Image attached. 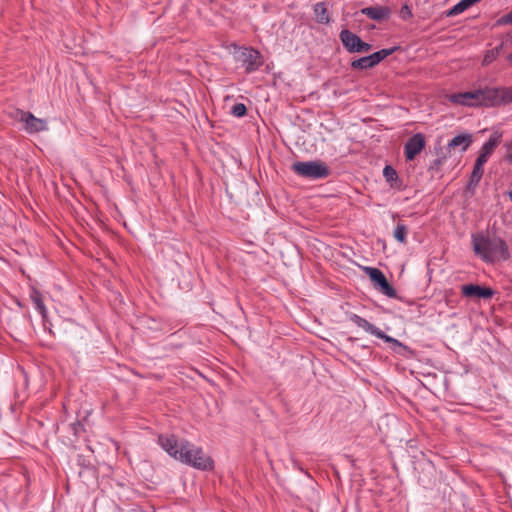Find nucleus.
<instances>
[{
	"label": "nucleus",
	"instance_id": "obj_1",
	"mask_svg": "<svg viewBox=\"0 0 512 512\" xmlns=\"http://www.w3.org/2000/svg\"><path fill=\"white\" fill-rule=\"evenodd\" d=\"M158 444L169 456L186 465L199 470L213 468V460L206 455L202 448L187 440L178 441L174 435H159Z\"/></svg>",
	"mask_w": 512,
	"mask_h": 512
},
{
	"label": "nucleus",
	"instance_id": "obj_2",
	"mask_svg": "<svg viewBox=\"0 0 512 512\" xmlns=\"http://www.w3.org/2000/svg\"><path fill=\"white\" fill-rule=\"evenodd\" d=\"M473 251L485 263L505 262L511 254L505 240L500 237H490L483 233L471 235Z\"/></svg>",
	"mask_w": 512,
	"mask_h": 512
},
{
	"label": "nucleus",
	"instance_id": "obj_3",
	"mask_svg": "<svg viewBox=\"0 0 512 512\" xmlns=\"http://www.w3.org/2000/svg\"><path fill=\"white\" fill-rule=\"evenodd\" d=\"M479 91L481 106L498 107L512 103V87H485Z\"/></svg>",
	"mask_w": 512,
	"mask_h": 512
},
{
	"label": "nucleus",
	"instance_id": "obj_4",
	"mask_svg": "<svg viewBox=\"0 0 512 512\" xmlns=\"http://www.w3.org/2000/svg\"><path fill=\"white\" fill-rule=\"evenodd\" d=\"M9 117L14 121L23 124V129L28 134H35L48 130V124L45 119L37 118L29 111L14 110L9 113Z\"/></svg>",
	"mask_w": 512,
	"mask_h": 512
},
{
	"label": "nucleus",
	"instance_id": "obj_5",
	"mask_svg": "<svg viewBox=\"0 0 512 512\" xmlns=\"http://www.w3.org/2000/svg\"><path fill=\"white\" fill-rule=\"evenodd\" d=\"M292 170L307 179H324L329 175V168L321 161H298L292 164Z\"/></svg>",
	"mask_w": 512,
	"mask_h": 512
},
{
	"label": "nucleus",
	"instance_id": "obj_6",
	"mask_svg": "<svg viewBox=\"0 0 512 512\" xmlns=\"http://www.w3.org/2000/svg\"><path fill=\"white\" fill-rule=\"evenodd\" d=\"M347 317L351 322H353L359 328L363 329L365 332H367L379 339H382L386 343H391L392 345L398 346V347H404V345L399 340L385 334L380 328L371 324L369 321L362 318L361 316H359L355 313H349L347 315Z\"/></svg>",
	"mask_w": 512,
	"mask_h": 512
},
{
	"label": "nucleus",
	"instance_id": "obj_7",
	"mask_svg": "<svg viewBox=\"0 0 512 512\" xmlns=\"http://www.w3.org/2000/svg\"><path fill=\"white\" fill-rule=\"evenodd\" d=\"M340 41L349 53H367L372 45L361 40V38L348 29L341 30Z\"/></svg>",
	"mask_w": 512,
	"mask_h": 512
},
{
	"label": "nucleus",
	"instance_id": "obj_8",
	"mask_svg": "<svg viewBox=\"0 0 512 512\" xmlns=\"http://www.w3.org/2000/svg\"><path fill=\"white\" fill-rule=\"evenodd\" d=\"M397 47H393L390 49H382L377 52H374L368 56L361 57L359 59L353 60L351 62V68L357 70H365L369 68H373L378 65L382 60L391 55Z\"/></svg>",
	"mask_w": 512,
	"mask_h": 512
},
{
	"label": "nucleus",
	"instance_id": "obj_9",
	"mask_svg": "<svg viewBox=\"0 0 512 512\" xmlns=\"http://www.w3.org/2000/svg\"><path fill=\"white\" fill-rule=\"evenodd\" d=\"M237 60L244 67L247 74L258 70L263 64L260 52L253 48H244L238 54Z\"/></svg>",
	"mask_w": 512,
	"mask_h": 512
},
{
	"label": "nucleus",
	"instance_id": "obj_10",
	"mask_svg": "<svg viewBox=\"0 0 512 512\" xmlns=\"http://www.w3.org/2000/svg\"><path fill=\"white\" fill-rule=\"evenodd\" d=\"M365 272L369 276V278L379 286L380 291L390 298H395L397 296L396 290L388 283L383 272L374 267H365Z\"/></svg>",
	"mask_w": 512,
	"mask_h": 512
},
{
	"label": "nucleus",
	"instance_id": "obj_11",
	"mask_svg": "<svg viewBox=\"0 0 512 512\" xmlns=\"http://www.w3.org/2000/svg\"><path fill=\"white\" fill-rule=\"evenodd\" d=\"M449 102L467 107H479L480 104V91L479 89L461 93H453L447 95Z\"/></svg>",
	"mask_w": 512,
	"mask_h": 512
},
{
	"label": "nucleus",
	"instance_id": "obj_12",
	"mask_svg": "<svg viewBox=\"0 0 512 512\" xmlns=\"http://www.w3.org/2000/svg\"><path fill=\"white\" fill-rule=\"evenodd\" d=\"M425 147L423 134L417 133L407 140L404 146L406 160L412 161Z\"/></svg>",
	"mask_w": 512,
	"mask_h": 512
},
{
	"label": "nucleus",
	"instance_id": "obj_13",
	"mask_svg": "<svg viewBox=\"0 0 512 512\" xmlns=\"http://www.w3.org/2000/svg\"><path fill=\"white\" fill-rule=\"evenodd\" d=\"M462 294L465 297H476L488 299L494 295V290L488 287H482L479 285L468 284L462 286Z\"/></svg>",
	"mask_w": 512,
	"mask_h": 512
},
{
	"label": "nucleus",
	"instance_id": "obj_14",
	"mask_svg": "<svg viewBox=\"0 0 512 512\" xmlns=\"http://www.w3.org/2000/svg\"><path fill=\"white\" fill-rule=\"evenodd\" d=\"M499 144V136H491L481 147L479 155L475 162L485 165L489 157L494 152L495 148Z\"/></svg>",
	"mask_w": 512,
	"mask_h": 512
},
{
	"label": "nucleus",
	"instance_id": "obj_15",
	"mask_svg": "<svg viewBox=\"0 0 512 512\" xmlns=\"http://www.w3.org/2000/svg\"><path fill=\"white\" fill-rule=\"evenodd\" d=\"M361 13L372 20L381 21L388 19L391 11L386 6H370L363 8Z\"/></svg>",
	"mask_w": 512,
	"mask_h": 512
},
{
	"label": "nucleus",
	"instance_id": "obj_16",
	"mask_svg": "<svg viewBox=\"0 0 512 512\" xmlns=\"http://www.w3.org/2000/svg\"><path fill=\"white\" fill-rule=\"evenodd\" d=\"M30 299L34 305V308L40 313L44 326H46L48 321V311L44 304L41 292L36 288H32L30 292Z\"/></svg>",
	"mask_w": 512,
	"mask_h": 512
},
{
	"label": "nucleus",
	"instance_id": "obj_17",
	"mask_svg": "<svg viewBox=\"0 0 512 512\" xmlns=\"http://www.w3.org/2000/svg\"><path fill=\"white\" fill-rule=\"evenodd\" d=\"M471 143L472 135L470 133H463L453 137L449 141L447 148L449 150L459 148L461 152H465L470 147Z\"/></svg>",
	"mask_w": 512,
	"mask_h": 512
},
{
	"label": "nucleus",
	"instance_id": "obj_18",
	"mask_svg": "<svg viewBox=\"0 0 512 512\" xmlns=\"http://www.w3.org/2000/svg\"><path fill=\"white\" fill-rule=\"evenodd\" d=\"M315 21L319 24L328 25L331 22V16L325 2H318L313 6Z\"/></svg>",
	"mask_w": 512,
	"mask_h": 512
},
{
	"label": "nucleus",
	"instance_id": "obj_19",
	"mask_svg": "<svg viewBox=\"0 0 512 512\" xmlns=\"http://www.w3.org/2000/svg\"><path fill=\"white\" fill-rule=\"evenodd\" d=\"M383 176L392 189H403L402 181L400 180L397 171L391 165H386L384 167Z\"/></svg>",
	"mask_w": 512,
	"mask_h": 512
},
{
	"label": "nucleus",
	"instance_id": "obj_20",
	"mask_svg": "<svg viewBox=\"0 0 512 512\" xmlns=\"http://www.w3.org/2000/svg\"><path fill=\"white\" fill-rule=\"evenodd\" d=\"M483 167H484L483 164L478 165V162H475L472 173L470 175L469 183H468L469 189L475 188L479 184V182L483 176V173H484Z\"/></svg>",
	"mask_w": 512,
	"mask_h": 512
},
{
	"label": "nucleus",
	"instance_id": "obj_21",
	"mask_svg": "<svg viewBox=\"0 0 512 512\" xmlns=\"http://www.w3.org/2000/svg\"><path fill=\"white\" fill-rule=\"evenodd\" d=\"M394 238L400 243H406L407 241V227L404 224H397L394 230Z\"/></svg>",
	"mask_w": 512,
	"mask_h": 512
},
{
	"label": "nucleus",
	"instance_id": "obj_22",
	"mask_svg": "<svg viewBox=\"0 0 512 512\" xmlns=\"http://www.w3.org/2000/svg\"><path fill=\"white\" fill-rule=\"evenodd\" d=\"M247 112V108L243 103H237L232 106L231 113L236 117H243Z\"/></svg>",
	"mask_w": 512,
	"mask_h": 512
},
{
	"label": "nucleus",
	"instance_id": "obj_23",
	"mask_svg": "<svg viewBox=\"0 0 512 512\" xmlns=\"http://www.w3.org/2000/svg\"><path fill=\"white\" fill-rule=\"evenodd\" d=\"M498 52H499V48L492 49V50L488 51L483 58V64L484 65L490 64L496 58V56L498 55Z\"/></svg>",
	"mask_w": 512,
	"mask_h": 512
},
{
	"label": "nucleus",
	"instance_id": "obj_24",
	"mask_svg": "<svg viewBox=\"0 0 512 512\" xmlns=\"http://www.w3.org/2000/svg\"><path fill=\"white\" fill-rule=\"evenodd\" d=\"M498 24L500 25H512V11L509 12L508 14L502 16L499 20H498Z\"/></svg>",
	"mask_w": 512,
	"mask_h": 512
},
{
	"label": "nucleus",
	"instance_id": "obj_25",
	"mask_svg": "<svg viewBox=\"0 0 512 512\" xmlns=\"http://www.w3.org/2000/svg\"><path fill=\"white\" fill-rule=\"evenodd\" d=\"M401 12L404 18L406 17L405 15H407L408 18L412 17V13L407 5L402 7Z\"/></svg>",
	"mask_w": 512,
	"mask_h": 512
},
{
	"label": "nucleus",
	"instance_id": "obj_26",
	"mask_svg": "<svg viewBox=\"0 0 512 512\" xmlns=\"http://www.w3.org/2000/svg\"><path fill=\"white\" fill-rule=\"evenodd\" d=\"M506 161L512 164V144L508 147V152L505 157Z\"/></svg>",
	"mask_w": 512,
	"mask_h": 512
},
{
	"label": "nucleus",
	"instance_id": "obj_27",
	"mask_svg": "<svg viewBox=\"0 0 512 512\" xmlns=\"http://www.w3.org/2000/svg\"><path fill=\"white\" fill-rule=\"evenodd\" d=\"M445 159H446V156H443V157L437 158V159L434 161V164H435L436 166H440V165H442V164L444 163Z\"/></svg>",
	"mask_w": 512,
	"mask_h": 512
},
{
	"label": "nucleus",
	"instance_id": "obj_28",
	"mask_svg": "<svg viewBox=\"0 0 512 512\" xmlns=\"http://www.w3.org/2000/svg\"><path fill=\"white\" fill-rule=\"evenodd\" d=\"M507 59L510 62V64H512V53L508 55Z\"/></svg>",
	"mask_w": 512,
	"mask_h": 512
},
{
	"label": "nucleus",
	"instance_id": "obj_29",
	"mask_svg": "<svg viewBox=\"0 0 512 512\" xmlns=\"http://www.w3.org/2000/svg\"><path fill=\"white\" fill-rule=\"evenodd\" d=\"M509 198L512 200V191L509 192Z\"/></svg>",
	"mask_w": 512,
	"mask_h": 512
}]
</instances>
